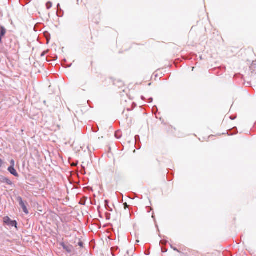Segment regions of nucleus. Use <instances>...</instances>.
Segmentation results:
<instances>
[{
	"instance_id": "nucleus-12",
	"label": "nucleus",
	"mask_w": 256,
	"mask_h": 256,
	"mask_svg": "<svg viewBox=\"0 0 256 256\" xmlns=\"http://www.w3.org/2000/svg\"><path fill=\"white\" fill-rule=\"evenodd\" d=\"M3 164V162L2 160L0 158V168L2 166Z\"/></svg>"
},
{
	"instance_id": "nucleus-15",
	"label": "nucleus",
	"mask_w": 256,
	"mask_h": 256,
	"mask_svg": "<svg viewBox=\"0 0 256 256\" xmlns=\"http://www.w3.org/2000/svg\"><path fill=\"white\" fill-rule=\"evenodd\" d=\"M174 250H177L176 248H174Z\"/></svg>"
},
{
	"instance_id": "nucleus-9",
	"label": "nucleus",
	"mask_w": 256,
	"mask_h": 256,
	"mask_svg": "<svg viewBox=\"0 0 256 256\" xmlns=\"http://www.w3.org/2000/svg\"><path fill=\"white\" fill-rule=\"evenodd\" d=\"M133 250H134V248H132L130 250H128V251H127V254H128V255H129V254H132V253Z\"/></svg>"
},
{
	"instance_id": "nucleus-19",
	"label": "nucleus",
	"mask_w": 256,
	"mask_h": 256,
	"mask_svg": "<svg viewBox=\"0 0 256 256\" xmlns=\"http://www.w3.org/2000/svg\"><path fill=\"white\" fill-rule=\"evenodd\" d=\"M105 202H106V203H107L108 201L107 200H105Z\"/></svg>"
},
{
	"instance_id": "nucleus-10",
	"label": "nucleus",
	"mask_w": 256,
	"mask_h": 256,
	"mask_svg": "<svg viewBox=\"0 0 256 256\" xmlns=\"http://www.w3.org/2000/svg\"><path fill=\"white\" fill-rule=\"evenodd\" d=\"M78 245L80 246V247H82L83 246V242L81 241H80L78 242Z\"/></svg>"
},
{
	"instance_id": "nucleus-4",
	"label": "nucleus",
	"mask_w": 256,
	"mask_h": 256,
	"mask_svg": "<svg viewBox=\"0 0 256 256\" xmlns=\"http://www.w3.org/2000/svg\"><path fill=\"white\" fill-rule=\"evenodd\" d=\"M0 182L4 183H6L8 185H12V182L8 178L2 177L0 179Z\"/></svg>"
},
{
	"instance_id": "nucleus-14",
	"label": "nucleus",
	"mask_w": 256,
	"mask_h": 256,
	"mask_svg": "<svg viewBox=\"0 0 256 256\" xmlns=\"http://www.w3.org/2000/svg\"><path fill=\"white\" fill-rule=\"evenodd\" d=\"M2 36H0V42H2Z\"/></svg>"
},
{
	"instance_id": "nucleus-3",
	"label": "nucleus",
	"mask_w": 256,
	"mask_h": 256,
	"mask_svg": "<svg viewBox=\"0 0 256 256\" xmlns=\"http://www.w3.org/2000/svg\"><path fill=\"white\" fill-rule=\"evenodd\" d=\"M19 200H20V206L22 208L24 212L26 214H28V210L26 208V206L24 204L22 198L20 197Z\"/></svg>"
},
{
	"instance_id": "nucleus-1",
	"label": "nucleus",
	"mask_w": 256,
	"mask_h": 256,
	"mask_svg": "<svg viewBox=\"0 0 256 256\" xmlns=\"http://www.w3.org/2000/svg\"><path fill=\"white\" fill-rule=\"evenodd\" d=\"M60 245L68 254H71L74 251V248L73 246L68 243L60 242Z\"/></svg>"
},
{
	"instance_id": "nucleus-16",
	"label": "nucleus",
	"mask_w": 256,
	"mask_h": 256,
	"mask_svg": "<svg viewBox=\"0 0 256 256\" xmlns=\"http://www.w3.org/2000/svg\"><path fill=\"white\" fill-rule=\"evenodd\" d=\"M144 97L143 96H142V99H144Z\"/></svg>"
},
{
	"instance_id": "nucleus-7",
	"label": "nucleus",
	"mask_w": 256,
	"mask_h": 256,
	"mask_svg": "<svg viewBox=\"0 0 256 256\" xmlns=\"http://www.w3.org/2000/svg\"><path fill=\"white\" fill-rule=\"evenodd\" d=\"M47 9H50L52 6V3L50 2H48L46 4Z\"/></svg>"
},
{
	"instance_id": "nucleus-17",
	"label": "nucleus",
	"mask_w": 256,
	"mask_h": 256,
	"mask_svg": "<svg viewBox=\"0 0 256 256\" xmlns=\"http://www.w3.org/2000/svg\"><path fill=\"white\" fill-rule=\"evenodd\" d=\"M150 102H152V98H150Z\"/></svg>"
},
{
	"instance_id": "nucleus-11",
	"label": "nucleus",
	"mask_w": 256,
	"mask_h": 256,
	"mask_svg": "<svg viewBox=\"0 0 256 256\" xmlns=\"http://www.w3.org/2000/svg\"><path fill=\"white\" fill-rule=\"evenodd\" d=\"M57 7H58V10H61V8H60V5L59 4H58V6H57Z\"/></svg>"
},
{
	"instance_id": "nucleus-8",
	"label": "nucleus",
	"mask_w": 256,
	"mask_h": 256,
	"mask_svg": "<svg viewBox=\"0 0 256 256\" xmlns=\"http://www.w3.org/2000/svg\"><path fill=\"white\" fill-rule=\"evenodd\" d=\"M10 166H12V167H14V166L15 162H14V160H11L10 161Z\"/></svg>"
},
{
	"instance_id": "nucleus-13",
	"label": "nucleus",
	"mask_w": 256,
	"mask_h": 256,
	"mask_svg": "<svg viewBox=\"0 0 256 256\" xmlns=\"http://www.w3.org/2000/svg\"><path fill=\"white\" fill-rule=\"evenodd\" d=\"M45 53H46V52H44L42 54L41 56H43L45 54Z\"/></svg>"
},
{
	"instance_id": "nucleus-2",
	"label": "nucleus",
	"mask_w": 256,
	"mask_h": 256,
	"mask_svg": "<svg viewBox=\"0 0 256 256\" xmlns=\"http://www.w3.org/2000/svg\"><path fill=\"white\" fill-rule=\"evenodd\" d=\"M4 222L9 226L16 227V220H12L8 216L4 217Z\"/></svg>"
},
{
	"instance_id": "nucleus-18",
	"label": "nucleus",
	"mask_w": 256,
	"mask_h": 256,
	"mask_svg": "<svg viewBox=\"0 0 256 256\" xmlns=\"http://www.w3.org/2000/svg\"><path fill=\"white\" fill-rule=\"evenodd\" d=\"M44 104H46V102L44 100Z\"/></svg>"
},
{
	"instance_id": "nucleus-6",
	"label": "nucleus",
	"mask_w": 256,
	"mask_h": 256,
	"mask_svg": "<svg viewBox=\"0 0 256 256\" xmlns=\"http://www.w3.org/2000/svg\"><path fill=\"white\" fill-rule=\"evenodd\" d=\"M6 32V30L4 26L0 27V36H3Z\"/></svg>"
},
{
	"instance_id": "nucleus-5",
	"label": "nucleus",
	"mask_w": 256,
	"mask_h": 256,
	"mask_svg": "<svg viewBox=\"0 0 256 256\" xmlns=\"http://www.w3.org/2000/svg\"><path fill=\"white\" fill-rule=\"evenodd\" d=\"M8 171L13 176H18V174L14 169V167L9 166L8 169Z\"/></svg>"
}]
</instances>
